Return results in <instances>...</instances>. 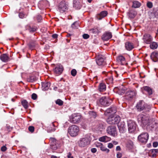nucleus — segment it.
<instances>
[{
    "label": "nucleus",
    "mask_w": 158,
    "mask_h": 158,
    "mask_svg": "<svg viewBox=\"0 0 158 158\" xmlns=\"http://www.w3.org/2000/svg\"><path fill=\"white\" fill-rule=\"evenodd\" d=\"M27 30H28L31 33H33L36 31V28L35 27H31L30 26H27L26 27Z\"/></svg>",
    "instance_id": "obj_36"
},
{
    "label": "nucleus",
    "mask_w": 158,
    "mask_h": 158,
    "mask_svg": "<svg viewBox=\"0 0 158 158\" xmlns=\"http://www.w3.org/2000/svg\"><path fill=\"white\" fill-rule=\"evenodd\" d=\"M56 103L59 106H61L63 105V102L60 99H57L56 101Z\"/></svg>",
    "instance_id": "obj_44"
},
{
    "label": "nucleus",
    "mask_w": 158,
    "mask_h": 158,
    "mask_svg": "<svg viewBox=\"0 0 158 158\" xmlns=\"http://www.w3.org/2000/svg\"><path fill=\"white\" fill-rule=\"evenodd\" d=\"M31 98L33 100H36L37 98V95L33 93L31 95Z\"/></svg>",
    "instance_id": "obj_52"
},
{
    "label": "nucleus",
    "mask_w": 158,
    "mask_h": 158,
    "mask_svg": "<svg viewBox=\"0 0 158 158\" xmlns=\"http://www.w3.org/2000/svg\"><path fill=\"white\" fill-rule=\"evenodd\" d=\"M67 157L68 158H73V156L72 155V153L70 152L67 153Z\"/></svg>",
    "instance_id": "obj_54"
},
{
    "label": "nucleus",
    "mask_w": 158,
    "mask_h": 158,
    "mask_svg": "<svg viewBox=\"0 0 158 158\" xmlns=\"http://www.w3.org/2000/svg\"><path fill=\"white\" fill-rule=\"evenodd\" d=\"M128 130L130 133H132L135 131L137 127V125L134 121L129 120L127 121Z\"/></svg>",
    "instance_id": "obj_9"
},
{
    "label": "nucleus",
    "mask_w": 158,
    "mask_h": 158,
    "mask_svg": "<svg viewBox=\"0 0 158 158\" xmlns=\"http://www.w3.org/2000/svg\"><path fill=\"white\" fill-rule=\"evenodd\" d=\"M149 135L147 132H143L138 137V139L141 143H146L148 139Z\"/></svg>",
    "instance_id": "obj_6"
},
{
    "label": "nucleus",
    "mask_w": 158,
    "mask_h": 158,
    "mask_svg": "<svg viewBox=\"0 0 158 158\" xmlns=\"http://www.w3.org/2000/svg\"><path fill=\"white\" fill-rule=\"evenodd\" d=\"M36 19L38 22H40L42 19V17L40 15H38L36 17Z\"/></svg>",
    "instance_id": "obj_48"
},
{
    "label": "nucleus",
    "mask_w": 158,
    "mask_h": 158,
    "mask_svg": "<svg viewBox=\"0 0 158 158\" xmlns=\"http://www.w3.org/2000/svg\"><path fill=\"white\" fill-rule=\"evenodd\" d=\"M106 89V87L105 84L103 83H101L98 86V89L99 91L104 92Z\"/></svg>",
    "instance_id": "obj_27"
},
{
    "label": "nucleus",
    "mask_w": 158,
    "mask_h": 158,
    "mask_svg": "<svg viewBox=\"0 0 158 158\" xmlns=\"http://www.w3.org/2000/svg\"><path fill=\"white\" fill-rule=\"evenodd\" d=\"M26 15L22 12H20L19 14V16L21 19H23L24 18L26 17Z\"/></svg>",
    "instance_id": "obj_47"
},
{
    "label": "nucleus",
    "mask_w": 158,
    "mask_h": 158,
    "mask_svg": "<svg viewBox=\"0 0 158 158\" xmlns=\"http://www.w3.org/2000/svg\"><path fill=\"white\" fill-rule=\"evenodd\" d=\"M101 30V29H99L98 27H96L90 29V31L93 34H96L100 32Z\"/></svg>",
    "instance_id": "obj_35"
},
{
    "label": "nucleus",
    "mask_w": 158,
    "mask_h": 158,
    "mask_svg": "<svg viewBox=\"0 0 158 158\" xmlns=\"http://www.w3.org/2000/svg\"><path fill=\"white\" fill-rule=\"evenodd\" d=\"M150 57L153 61H158V52H152L150 55Z\"/></svg>",
    "instance_id": "obj_20"
},
{
    "label": "nucleus",
    "mask_w": 158,
    "mask_h": 158,
    "mask_svg": "<svg viewBox=\"0 0 158 158\" xmlns=\"http://www.w3.org/2000/svg\"><path fill=\"white\" fill-rule=\"evenodd\" d=\"M95 145L97 147L99 148H100L103 146V144L100 142H97L95 143Z\"/></svg>",
    "instance_id": "obj_50"
},
{
    "label": "nucleus",
    "mask_w": 158,
    "mask_h": 158,
    "mask_svg": "<svg viewBox=\"0 0 158 158\" xmlns=\"http://www.w3.org/2000/svg\"><path fill=\"white\" fill-rule=\"evenodd\" d=\"M38 79L35 76L32 75L30 76L27 79V80L29 82H33L36 81Z\"/></svg>",
    "instance_id": "obj_33"
},
{
    "label": "nucleus",
    "mask_w": 158,
    "mask_h": 158,
    "mask_svg": "<svg viewBox=\"0 0 158 158\" xmlns=\"http://www.w3.org/2000/svg\"><path fill=\"white\" fill-rule=\"evenodd\" d=\"M107 113L114 114L116 112V108L115 106H113L107 109L106 110Z\"/></svg>",
    "instance_id": "obj_29"
},
{
    "label": "nucleus",
    "mask_w": 158,
    "mask_h": 158,
    "mask_svg": "<svg viewBox=\"0 0 158 158\" xmlns=\"http://www.w3.org/2000/svg\"><path fill=\"white\" fill-rule=\"evenodd\" d=\"M125 47L128 51H131L134 48L133 44L130 42H127L125 43Z\"/></svg>",
    "instance_id": "obj_25"
},
{
    "label": "nucleus",
    "mask_w": 158,
    "mask_h": 158,
    "mask_svg": "<svg viewBox=\"0 0 158 158\" xmlns=\"http://www.w3.org/2000/svg\"><path fill=\"white\" fill-rule=\"evenodd\" d=\"M113 74L116 77H118V74L117 73V72L115 71H114L113 72Z\"/></svg>",
    "instance_id": "obj_59"
},
{
    "label": "nucleus",
    "mask_w": 158,
    "mask_h": 158,
    "mask_svg": "<svg viewBox=\"0 0 158 158\" xmlns=\"http://www.w3.org/2000/svg\"><path fill=\"white\" fill-rule=\"evenodd\" d=\"M107 133L113 137H116L117 135V132L116 127L113 126H109L106 130Z\"/></svg>",
    "instance_id": "obj_11"
},
{
    "label": "nucleus",
    "mask_w": 158,
    "mask_h": 158,
    "mask_svg": "<svg viewBox=\"0 0 158 158\" xmlns=\"http://www.w3.org/2000/svg\"><path fill=\"white\" fill-rule=\"evenodd\" d=\"M153 14L155 17L158 16V8L154 9Z\"/></svg>",
    "instance_id": "obj_45"
},
{
    "label": "nucleus",
    "mask_w": 158,
    "mask_h": 158,
    "mask_svg": "<svg viewBox=\"0 0 158 158\" xmlns=\"http://www.w3.org/2000/svg\"><path fill=\"white\" fill-rule=\"evenodd\" d=\"M143 40L144 43L149 44L152 41L153 38L150 34H145L143 36Z\"/></svg>",
    "instance_id": "obj_13"
},
{
    "label": "nucleus",
    "mask_w": 158,
    "mask_h": 158,
    "mask_svg": "<svg viewBox=\"0 0 158 158\" xmlns=\"http://www.w3.org/2000/svg\"><path fill=\"white\" fill-rule=\"evenodd\" d=\"M50 145L51 148L54 150H56L60 147V146L58 145V143L51 144H50Z\"/></svg>",
    "instance_id": "obj_38"
},
{
    "label": "nucleus",
    "mask_w": 158,
    "mask_h": 158,
    "mask_svg": "<svg viewBox=\"0 0 158 158\" xmlns=\"http://www.w3.org/2000/svg\"><path fill=\"white\" fill-rule=\"evenodd\" d=\"M148 155L151 157H155L156 155L158 154V149H153L150 150L148 152Z\"/></svg>",
    "instance_id": "obj_21"
},
{
    "label": "nucleus",
    "mask_w": 158,
    "mask_h": 158,
    "mask_svg": "<svg viewBox=\"0 0 158 158\" xmlns=\"http://www.w3.org/2000/svg\"><path fill=\"white\" fill-rule=\"evenodd\" d=\"M42 89L44 91L48 90L50 86V83L48 82H42Z\"/></svg>",
    "instance_id": "obj_22"
},
{
    "label": "nucleus",
    "mask_w": 158,
    "mask_h": 158,
    "mask_svg": "<svg viewBox=\"0 0 158 158\" xmlns=\"http://www.w3.org/2000/svg\"><path fill=\"white\" fill-rule=\"evenodd\" d=\"M150 44V47L151 49H156L158 47V44L156 42H151Z\"/></svg>",
    "instance_id": "obj_37"
},
{
    "label": "nucleus",
    "mask_w": 158,
    "mask_h": 158,
    "mask_svg": "<svg viewBox=\"0 0 158 158\" xmlns=\"http://www.w3.org/2000/svg\"><path fill=\"white\" fill-rule=\"evenodd\" d=\"M112 37V33L109 32H106L102 35V39L104 41H107Z\"/></svg>",
    "instance_id": "obj_17"
},
{
    "label": "nucleus",
    "mask_w": 158,
    "mask_h": 158,
    "mask_svg": "<svg viewBox=\"0 0 158 158\" xmlns=\"http://www.w3.org/2000/svg\"><path fill=\"white\" fill-rule=\"evenodd\" d=\"M58 35L56 34H54L52 35V37L54 39H56L57 38Z\"/></svg>",
    "instance_id": "obj_61"
},
{
    "label": "nucleus",
    "mask_w": 158,
    "mask_h": 158,
    "mask_svg": "<svg viewBox=\"0 0 158 158\" xmlns=\"http://www.w3.org/2000/svg\"><path fill=\"white\" fill-rule=\"evenodd\" d=\"M47 3V1L45 0L40 1L38 3V6L40 9L43 10L45 8Z\"/></svg>",
    "instance_id": "obj_24"
},
{
    "label": "nucleus",
    "mask_w": 158,
    "mask_h": 158,
    "mask_svg": "<svg viewBox=\"0 0 158 158\" xmlns=\"http://www.w3.org/2000/svg\"><path fill=\"white\" fill-rule=\"evenodd\" d=\"M91 140L89 135H87L84 138L81 139L78 142L79 146L81 147H84L89 144Z\"/></svg>",
    "instance_id": "obj_3"
},
{
    "label": "nucleus",
    "mask_w": 158,
    "mask_h": 158,
    "mask_svg": "<svg viewBox=\"0 0 158 158\" xmlns=\"http://www.w3.org/2000/svg\"><path fill=\"white\" fill-rule=\"evenodd\" d=\"M143 89L144 90L148 93L149 95H151L153 94L152 89L148 86H145L143 87Z\"/></svg>",
    "instance_id": "obj_28"
},
{
    "label": "nucleus",
    "mask_w": 158,
    "mask_h": 158,
    "mask_svg": "<svg viewBox=\"0 0 158 158\" xmlns=\"http://www.w3.org/2000/svg\"><path fill=\"white\" fill-rule=\"evenodd\" d=\"M21 103L23 107L26 109L28 108V102L25 100H23L21 102Z\"/></svg>",
    "instance_id": "obj_40"
},
{
    "label": "nucleus",
    "mask_w": 158,
    "mask_h": 158,
    "mask_svg": "<svg viewBox=\"0 0 158 158\" xmlns=\"http://www.w3.org/2000/svg\"><path fill=\"white\" fill-rule=\"evenodd\" d=\"M89 37V35L88 34H85L83 35V37L84 39H87Z\"/></svg>",
    "instance_id": "obj_53"
},
{
    "label": "nucleus",
    "mask_w": 158,
    "mask_h": 158,
    "mask_svg": "<svg viewBox=\"0 0 158 158\" xmlns=\"http://www.w3.org/2000/svg\"><path fill=\"white\" fill-rule=\"evenodd\" d=\"M122 156V154L121 153L118 152L117 154V158H120Z\"/></svg>",
    "instance_id": "obj_56"
},
{
    "label": "nucleus",
    "mask_w": 158,
    "mask_h": 158,
    "mask_svg": "<svg viewBox=\"0 0 158 158\" xmlns=\"http://www.w3.org/2000/svg\"><path fill=\"white\" fill-rule=\"evenodd\" d=\"M120 120V118L118 115H111L107 119L106 121L109 124H117Z\"/></svg>",
    "instance_id": "obj_4"
},
{
    "label": "nucleus",
    "mask_w": 158,
    "mask_h": 158,
    "mask_svg": "<svg viewBox=\"0 0 158 158\" xmlns=\"http://www.w3.org/2000/svg\"><path fill=\"white\" fill-rule=\"evenodd\" d=\"M141 5V3L139 2L135 1L132 2V7L134 8H138Z\"/></svg>",
    "instance_id": "obj_32"
},
{
    "label": "nucleus",
    "mask_w": 158,
    "mask_h": 158,
    "mask_svg": "<svg viewBox=\"0 0 158 158\" xmlns=\"http://www.w3.org/2000/svg\"><path fill=\"white\" fill-rule=\"evenodd\" d=\"M91 152L93 153H95L97 152V149L96 148H92L91 149Z\"/></svg>",
    "instance_id": "obj_58"
},
{
    "label": "nucleus",
    "mask_w": 158,
    "mask_h": 158,
    "mask_svg": "<svg viewBox=\"0 0 158 158\" xmlns=\"http://www.w3.org/2000/svg\"><path fill=\"white\" fill-rule=\"evenodd\" d=\"M113 145L112 143H109L108 144V147L110 148H113Z\"/></svg>",
    "instance_id": "obj_60"
},
{
    "label": "nucleus",
    "mask_w": 158,
    "mask_h": 158,
    "mask_svg": "<svg viewBox=\"0 0 158 158\" xmlns=\"http://www.w3.org/2000/svg\"><path fill=\"white\" fill-rule=\"evenodd\" d=\"M7 149L6 147L5 146H3L1 148V150L2 152H5Z\"/></svg>",
    "instance_id": "obj_55"
},
{
    "label": "nucleus",
    "mask_w": 158,
    "mask_h": 158,
    "mask_svg": "<svg viewBox=\"0 0 158 158\" xmlns=\"http://www.w3.org/2000/svg\"><path fill=\"white\" fill-rule=\"evenodd\" d=\"M121 150V148L120 146H117L116 149V150L117 151H120Z\"/></svg>",
    "instance_id": "obj_64"
},
{
    "label": "nucleus",
    "mask_w": 158,
    "mask_h": 158,
    "mask_svg": "<svg viewBox=\"0 0 158 158\" xmlns=\"http://www.w3.org/2000/svg\"><path fill=\"white\" fill-rule=\"evenodd\" d=\"M125 88L122 87L118 90V92L119 94L122 95L125 92Z\"/></svg>",
    "instance_id": "obj_41"
},
{
    "label": "nucleus",
    "mask_w": 158,
    "mask_h": 158,
    "mask_svg": "<svg viewBox=\"0 0 158 158\" xmlns=\"http://www.w3.org/2000/svg\"><path fill=\"white\" fill-rule=\"evenodd\" d=\"M158 143L157 142H155L153 143V146L154 147H156L158 146Z\"/></svg>",
    "instance_id": "obj_57"
},
{
    "label": "nucleus",
    "mask_w": 158,
    "mask_h": 158,
    "mask_svg": "<svg viewBox=\"0 0 158 158\" xmlns=\"http://www.w3.org/2000/svg\"><path fill=\"white\" fill-rule=\"evenodd\" d=\"M89 116L90 118H95L97 116L96 112L94 111H90L89 112Z\"/></svg>",
    "instance_id": "obj_34"
},
{
    "label": "nucleus",
    "mask_w": 158,
    "mask_h": 158,
    "mask_svg": "<svg viewBox=\"0 0 158 158\" xmlns=\"http://www.w3.org/2000/svg\"><path fill=\"white\" fill-rule=\"evenodd\" d=\"M129 16L131 18H134L137 14L136 11L133 10H130L129 12Z\"/></svg>",
    "instance_id": "obj_31"
},
{
    "label": "nucleus",
    "mask_w": 158,
    "mask_h": 158,
    "mask_svg": "<svg viewBox=\"0 0 158 158\" xmlns=\"http://www.w3.org/2000/svg\"><path fill=\"white\" fill-rule=\"evenodd\" d=\"M100 149L103 152H106L107 153H108L110 151L109 149L107 148L103 145V146L102 147H101V148Z\"/></svg>",
    "instance_id": "obj_42"
},
{
    "label": "nucleus",
    "mask_w": 158,
    "mask_h": 158,
    "mask_svg": "<svg viewBox=\"0 0 158 158\" xmlns=\"http://www.w3.org/2000/svg\"><path fill=\"white\" fill-rule=\"evenodd\" d=\"M82 0H73V6L77 9H80L82 7Z\"/></svg>",
    "instance_id": "obj_16"
},
{
    "label": "nucleus",
    "mask_w": 158,
    "mask_h": 158,
    "mask_svg": "<svg viewBox=\"0 0 158 158\" xmlns=\"http://www.w3.org/2000/svg\"><path fill=\"white\" fill-rule=\"evenodd\" d=\"M96 61L98 66L104 65L106 64L104 57L102 55H98L96 57Z\"/></svg>",
    "instance_id": "obj_12"
},
{
    "label": "nucleus",
    "mask_w": 158,
    "mask_h": 158,
    "mask_svg": "<svg viewBox=\"0 0 158 158\" xmlns=\"http://www.w3.org/2000/svg\"><path fill=\"white\" fill-rule=\"evenodd\" d=\"M36 44L35 41H31L29 43V46L30 49H33L35 48Z\"/></svg>",
    "instance_id": "obj_39"
},
{
    "label": "nucleus",
    "mask_w": 158,
    "mask_h": 158,
    "mask_svg": "<svg viewBox=\"0 0 158 158\" xmlns=\"http://www.w3.org/2000/svg\"><path fill=\"white\" fill-rule=\"evenodd\" d=\"M108 14V12L106 11H102L99 14L97 15L96 16L97 19L99 20L106 16Z\"/></svg>",
    "instance_id": "obj_19"
},
{
    "label": "nucleus",
    "mask_w": 158,
    "mask_h": 158,
    "mask_svg": "<svg viewBox=\"0 0 158 158\" xmlns=\"http://www.w3.org/2000/svg\"><path fill=\"white\" fill-rule=\"evenodd\" d=\"M28 130L30 132L32 133L34 131V127L33 126H30L28 127Z\"/></svg>",
    "instance_id": "obj_51"
},
{
    "label": "nucleus",
    "mask_w": 158,
    "mask_h": 158,
    "mask_svg": "<svg viewBox=\"0 0 158 158\" xmlns=\"http://www.w3.org/2000/svg\"><path fill=\"white\" fill-rule=\"evenodd\" d=\"M136 94V93L134 91L129 90L126 93L125 98L127 99L130 100L135 96Z\"/></svg>",
    "instance_id": "obj_15"
},
{
    "label": "nucleus",
    "mask_w": 158,
    "mask_h": 158,
    "mask_svg": "<svg viewBox=\"0 0 158 158\" xmlns=\"http://www.w3.org/2000/svg\"><path fill=\"white\" fill-rule=\"evenodd\" d=\"M136 107L139 111L144 110L146 112H148L151 109V106L146 103L143 100L140 101L137 103Z\"/></svg>",
    "instance_id": "obj_2"
},
{
    "label": "nucleus",
    "mask_w": 158,
    "mask_h": 158,
    "mask_svg": "<svg viewBox=\"0 0 158 158\" xmlns=\"http://www.w3.org/2000/svg\"><path fill=\"white\" fill-rule=\"evenodd\" d=\"M76 22H75L73 23L71 25V27L73 29L76 28V26H75V24L76 23Z\"/></svg>",
    "instance_id": "obj_62"
},
{
    "label": "nucleus",
    "mask_w": 158,
    "mask_h": 158,
    "mask_svg": "<svg viewBox=\"0 0 158 158\" xmlns=\"http://www.w3.org/2000/svg\"><path fill=\"white\" fill-rule=\"evenodd\" d=\"M71 74L73 76H75L77 74V71L75 69H72L71 72Z\"/></svg>",
    "instance_id": "obj_49"
},
{
    "label": "nucleus",
    "mask_w": 158,
    "mask_h": 158,
    "mask_svg": "<svg viewBox=\"0 0 158 158\" xmlns=\"http://www.w3.org/2000/svg\"><path fill=\"white\" fill-rule=\"evenodd\" d=\"M111 100L108 97H103L99 99V103L103 106H107L110 105L111 103Z\"/></svg>",
    "instance_id": "obj_8"
},
{
    "label": "nucleus",
    "mask_w": 158,
    "mask_h": 158,
    "mask_svg": "<svg viewBox=\"0 0 158 158\" xmlns=\"http://www.w3.org/2000/svg\"><path fill=\"white\" fill-rule=\"evenodd\" d=\"M117 124L120 132L122 133H123L126 129L125 123L124 122H119Z\"/></svg>",
    "instance_id": "obj_18"
},
{
    "label": "nucleus",
    "mask_w": 158,
    "mask_h": 158,
    "mask_svg": "<svg viewBox=\"0 0 158 158\" xmlns=\"http://www.w3.org/2000/svg\"><path fill=\"white\" fill-rule=\"evenodd\" d=\"M117 60L118 63L121 64H124L125 63V58L122 56H118L117 57Z\"/></svg>",
    "instance_id": "obj_26"
},
{
    "label": "nucleus",
    "mask_w": 158,
    "mask_h": 158,
    "mask_svg": "<svg viewBox=\"0 0 158 158\" xmlns=\"http://www.w3.org/2000/svg\"><path fill=\"white\" fill-rule=\"evenodd\" d=\"M79 131L78 127L75 125H73L70 127L68 129V132L72 136H76Z\"/></svg>",
    "instance_id": "obj_7"
},
{
    "label": "nucleus",
    "mask_w": 158,
    "mask_h": 158,
    "mask_svg": "<svg viewBox=\"0 0 158 158\" xmlns=\"http://www.w3.org/2000/svg\"><path fill=\"white\" fill-rule=\"evenodd\" d=\"M81 116L79 114H73L70 117V121L74 123H79L81 120Z\"/></svg>",
    "instance_id": "obj_10"
},
{
    "label": "nucleus",
    "mask_w": 158,
    "mask_h": 158,
    "mask_svg": "<svg viewBox=\"0 0 158 158\" xmlns=\"http://www.w3.org/2000/svg\"><path fill=\"white\" fill-rule=\"evenodd\" d=\"M110 138L106 136H104L99 138V140L101 142H106L110 141Z\"/></svg>",
    "instance_id": "obj_30"
},
{
    "label": "nucleus",
    "mask_w": 158,
    "mask_h": 158,
    "mask_svg": "<svg viewBox=\"0 0 158 158\" xmlns=\"http://www.w3.org/2000/svg\"><path fill=\"white\" fill-rule=\"evenodd\" d=\"M147 7L149 8H151L153 7L152 3L151 2H148L147 3Z\"/></svg>",
    "instance_id": "obj_46"
},
{
    "label": "nucleus",
    "mask_w": 158,
    "mask_h": 158,
    "mask_svg": "<svg viewBox=\"0 0 158 158\" xmlns=\"http://www.w3.org/2000/svg\"><path fill=\"white\" fill-rule=\"evenodd\" d=\"M69 3L65 1L61 2L58 6V9L60 12L61 13L67 11L68 9Z\"/></svg>",
    "instance_id": "obj_5"
},
{
    "label": "nucleus",
    "mask_w": 158,
    "mask_h": 158,
    "mask_svg": "<svg viewBox=\"0 0 158 158\" xmlns=\"http://www.w3.org/2000/svg\"><path fill=\"white\" fill-rule=\"evenodd\" d=\"M0 59L4 62H7L10 59L9 56L7 54H3L0 56Z\"/></svg>",
    "instance_id": "obj_23"
},
{
    "label": "nucleus",
    "mask_w": 158,
    "mask_h": 158,
    "mask_svg": "<svg viewBox=\"0 0 158 158\" xmlns=\"http://www.w3.org/2000/svg\"><path fill=\"white\" fill-rule=\"evenodd\" d=\"M49 141L51 144L57 143L58 142V141H56L55 138H50Z\"/></svg>",
    "instance_id": "obj_43"
},
{
    "label": "nucleus",
    "mask_w": 158,
    "mask_h": 158,
    "mask_svg": "<svg viewBox=\"0 0 158 158\" xmlns=\"http://www.w3.org/2000/svg\"><path fill=\"white\" fill-rule=\"evenodd\" d=\"M64 70V68L62 65L59 64L53 69V70L55 73L57 75L61 74Z\"/></svg>",
    "instance_id": "obj_14"
},
{
    "label": "nucleus",
    "mask_w": 158,
    "mask_h": 158,
    "mask_svg": "<svg viewBox=\"0 0 158 158\" xmlns=\"http://www.w3.org/2000/svg\"><path fill=\"white\" fill-rule=\"evenodd\" d=\"M138 120L141 126L144 129H148V127L150 125L149 117L148 115L140 114L138 116Z\"/></svg>",
    "instance_id": "obj_1"
},
{
    "label": "nucleus",
    "mask_w": 158,
    "mask_h": 158,
    "mask_svg": "<svg viewBox=\"0 0 158 158\" xmlns=\"http://www.w3.org/2000/svg\"><path fill=\"white\" fill-rule=\"evenodd\" d=\"M56 128H49L48 129V131H49V132H53V131H54L55 130H56Z\"/></svg>",
    "instance_id": "obj_63"
}]
</instances>
